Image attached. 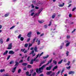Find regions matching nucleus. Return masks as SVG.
Segmentation results:
<instances>
[{
    "label": "nucleus",
    "instance_id": "nucleus-1",
    "mask_svg": "<svg viewBox=\"0 0 76 76\" xmlns=\"http://www.w3.org/2000/svg\"><path fill=\"white\" fill-rule=\"evenodd\" d=\"M45 66H46V65H44L41 67L39 68V69L37 68L36 69V72L38 73H39H39L42 72V70H44V68L45 67Z\"/></svg>",
    "mask_w": 76,
    "mask_h": 76
},
{
    "label": "nucleus",
    "instance_id": "nucleus-2",
    "mask_svg": "<svg viewBox=\"0 0 76 76\" xmlns=\"http://www.w3.org/2000/svg\"><path fill=\"white\" fill-rule=\"evenodd\" d=\"M39 53L37 54V55L36 57L35 58H34V59H33V61H39V59H37V58H38V56H39Z\"/></svg>",
    "mask_w": 76,
    "mask_h": 76
},
{
    "label": "nucleus",
    "instance_id": "nucleus-3",
    "mask_svg": "<svg viewBox=\"0 0 76 76\" xmlns=\"http://www.w3.org/2000/svg\"><path fill=\"white\" fill-rule=\"evenodd\" d=\"M32 32L31 31H30L28 33L27 35V36L29 38H30L31 36V34H32Z\"/></svg>",
    "mask_w": 76,
    "mask_h": 76
},
{
    "label": "nucleus",
    "instance_id": "nucleus-4",
    "mask_svg": "<svg viewBox=\"0 0 76 76\" xmlns=\"http://www.w3.org/2000/svg\"><path fill=\"white\" fill-rule=\"evenodd\" d=\"M12 44L10 43L8 45L9 48H7V49H12Z\"/></svg>",
    "mask_w": 76,
    "mask_h": 76
},
{
    "label": "nucleus",
    "instance_id": "nucleus-5",
    "mask_svg": "<svg viewBox=\"0 0 76 76\" xmlns=\"http://www.w3.org/2000/svg\"><path fill=\"white\" fill-rule=\"evenodd\" d=\"M9 53L10 54H15V52L12 50H11L9 51Z\"/></svg>",
    "mask_w": 76,
    "mask_h": 76
},
{
    "label": "nucleus",
    "instance_id": "nucleus-6",
    "mask_svg": "<svg viewBox=\"0 0 76 76\" xmlns=\"http://www.w3.org/2000/svg\"><path fill=\"white\" fill-rule=\"evenodd\" d=\"M52 67V66H50L49 67H47L46 68V70H50Z\"/></svg>",
    "mask_w": 76,
    "mask_h": 76
},
{
    "label": "nucleus",
    "instance_id": "nucleus-7",
    "mask_svg": "<svg viewBox=\"0 0 76 76\" xmlns=\"http://www.w3.org/2000/svg\"><path fill=\"white\" fill-rule=\"evenodd\" d=\"M75 73V72L74 71H70L69 72V75H73Z\"/></svg>",
    "mask_w": 76,
    "mask_h": 76
},
{
    "label": "nucleus",
    "instance_id": "nucleus-8",
    "mask_svg": "<svg viewBox=\"0 0 76 76\" xmlns=\"http://www.w3.org/2000/svg\"><path fill=\"white\" fill-rule=\"evenodd\" d=\"M40 13H41V12H38V13H37L35 14L34 15V17H35V16H36V15L37 16H39V14H40Z\"/></svg>",
    "mask_w": 76,
    "mask_h": 76
},
{
    "label": "nucleus",
    "instance_id": "nucleus-9",
    "mask_svg": "<svg viewBox=\"0 0 76 76\" xmlns=\"http://www.w3.org/2000/svg\"><path fill=\"white\" fill-rule=\"evenodd\" d=\"M52 61V59H51L50 61H49L48 63L45 65H46V66L47 65H48V64H49V63H51Z\"/></svg>",
    "mask_w": 76,
    "mask_h": 76
},
{
    "label": "nucleus",
    "instance_id": "nucleus-10",
    "mask_svg": "<svg viewBox=\"0 0 76 76\" xmlns=\"http://www.w3.org/2000/svg\"><path fill=\"white\" fill-rule=\"evenodd\" d=\"M16 67H14L13 69L12 70V72L13 73H14L15 72V70H16Z\"/></svg>",
    "mask_w": 76,
    "mask_h": 76
},
{
    "label": "nucleus",
    "instance_id": "nucleus-11",
    "mask_svg": "<svg viewBox=\"0 0 76 76\" xmlns=\"http://www.w3.org/2000/svg\"><path fill=\"white\" fill-rule=\"evenodd\" d=\"M34 50L35 52H38V50L37 47H35L34 48Z\"/></svg>",
    "mask_w": 76,
    "mask_h": 76
},
{
    "label": "nucleus",
    "instance_id": "nucleus-12",
    "mask_svg": "<svg viewBox=\"0 0 76 76\" xmlns=\"http://www.w3.org/2000/svg\"><path fill=\"white\" fill-rule=\"evenodd\" d=\"M51 73H52V71L48 72H47L46 74L47 75H50Z\"/></svg>",
    "mask_w": 76,
    "mask_h": 76
},
{
    "label": "nucleus",
    "instance_id": "nucleus-13",
    "mask_svg": "<svg viewBox=\"0 0 76 76\" xmlns=\"http://www.w3.org/2000/svg\"><path fill=\"white\" fill-rule=\"evenodd\" d=\"M58 68V66H55L53 69V71H54L55 69H57Z\"/></svg>",
    "mask_w": 76,
    "mask_h": 76
},
{
    "label": "nucleus",
    "instance_id": "nucleus-14",
    "mask_svg": "<svg viewBox=\"0 0 76 76\" xmlns=\"http://www.w3.org/2000/svg\"><path fill=\"white\" fill-rule=\"evenodd\" d=\"M37 42H38V45H39L40 44V41L38 40V39H37Z\"/></svg>",
    "mask_w": 76,
    "mask_h": 76
},
{
    "label": "nucleus",
    "instance_id": "nucleus-15",
    "mask_svg": "<svg viewBox=\"0 0 76 76\" xmlns=\"http://www.w3.org/2000/svg\"><path fill=\"white\" fill-rule=\"evenodd\" d=\"M43 54H44L43 52H42L40 54H39V58H40V57H41V56H42V55Z\"/></svg>",
    "mask_w": 76,
    "mask_h": 76
},
{
    "label": "nucleus",
    "instance_id": "nucleus-16",
    "mask_svg": "<svg viewBox=\"0 0 76 76\" xmlns=\"http://www.w3.org/2000/svg\"><path fill=\"white\" fill-rule=\"evenodd\" d=\"M38 22H39V23H42L44 22V21L43 20H42V21L38 20Z\"/></svg>",
    "mask_w": 76,
    "mask_h": 76
},
{
    "label": "nucleus",
    "instance_id": "nucleus-17",
    "mask_svg": "<svg viewBox=\"0 0 76 76\" xmlns=\"http://www.w3.org/2000/svg\"><path fill=\"white\" fill-rule=\"evenodd\" d=\"M64 3H63V5L62 4H59V7H63V6H64Z\"/></svg>",
    "mask_w": 76,
    "mask_h": 76
},
{
    "label": "nucleus",
    "instance_id": "nucleus-18",
    "mask_svg": "<svg viewBox=\"0 0 76 76\" xmlns=\"http://www.w3.org/2000/svg\"><path fill=\"white\" fill-rule=\"evenodd\" d=\"M63 59L61 60V61H59L58 62V64H61V63H62V62L63 61Z\"/></svg>",
    "mask_w": 76,
    "mask_h": 76
},
{
    "label": "nucleus",
    "instance_id": "nucleus-19",
    "mask_svg": "<svg viewBox=\"0 0 76 76\" xmlns=\"http://www.w3.org/2000/svg\"><path fill=\"white\" fill-rule=\"evenodd\" d=\"M16 64H15V66H18V64H19V63L17 62V61H15Z\"/></svg>",
    "mask_w": 76,
    "mask_h": 76
},
{
    "label": "nucleus",
    "instance_id": "nucleus-20",
    "mask_svg": "<svg viewBox=\"0 0 76 76\" xmlns=\"http://www.w3.org/2000/svg\"><path fill=\"white\" fill-rule=\"evenodd\" d=\"M22 64L23 66H27V65H28V64L26 63H23Z\"/></svg>",
    "mask_w": 76,
    "mask_h": 76
},
{
    "label": "nucleus",
    "instance_id": "nucleus-21",
    "mask_svg": "<svg viewBox=\"0 0 76 76\" xmlns=\"http://www.w3.org/2000/svg\"><path fill=\"white\" fill-rule=\"evenodd\" d=\"M34 54V50H33L31 51V53H30L29 55H31V54Z\"/></svg>",
    "mask_w": 76,
    "mask_h": 76
},
{
    "label": "nucleus",
    "instance_id": "nucleus-22",
    "mask_svg": "<svg viewBox=\"0 0 76 76\" xmlns=\"http://www.w3.org/2000/svg\"><path fill=\"white\" fill-rule=\"evenodd\" d=\"M7 53H8V51L7 50L3 53V55H6V54H7Z\"/></svg>",
    "mask_w": 76,
    "mask_h": 76
},
{
    "label": "nucleus",
    "instance_id": "nucleus-23",
    "mask_svg": "<svg viewBox=\"0 0 76 76\" xmlns=\"http://www.w3.org/2000/svg\"><path fill=\"white\" fill-rule=\"evenodd\" d=\"M5 70H4V69H1L0 71V72L1 73H2V72H5Z\"/></svg>",
    "mask_w": 76,
    "mask_h": 76
},
{
    "label": "nucleus",
    "instance_id": "nucleus-24",
    "mask_svg": "<svg viewBox=\"0 0 76 76\" xmlns=\"http://www.w3.org/2000/svg\"><path fill=\"white\" fill-rule=\"evenodd\" d=\"M69 44H70V42L67 43L66 45V47H68L69 45Z\"/></svg>",
    "mask_w": 76,
    "mask_h": 76
},
{
    "label": "nucleus",
    "instance_id": "nucleus-25",
    "mask_svg": "<svg viewBox=\"0 0 76 76\" xmlns=\"http://www.w3.org/2000/svg\"><path fill=\"white\" fill-rule=\"evenodd\" d=\"M34 59H32L31 61V62H30V64H32L34 63Z\"/></svg>",
    "mask_w": 76,
    "mask_h": 76
},
{
    "label": "nucleus",
    "instance_id": "nucleus-26",
    "mask_svg": "<svg viewBox=\"0 0 76 76\" xmlns=\"http://www.w3.org/2000/svg\"><path fill=\"white\" fill-rule=\"evenodd\" d=\"M0 42L1 44H3V40L2 39H0Z\"/></svg>",
    "mask_w": 76,
    "mask_h": 76
},
{
    "label": "nucleus",
    "instance_id": "nucleus-27",
    "mask_svg": "<svg viewBox=\"0 0 76 76\" xmlns=\"http://www.w3.org/2000/svg\"><path fill=\"white\" fill-rule=\"evenodd\" d=\"M29 72L28 71H27L26 73V76H28V75H29Z\"/></svg>",
    "mask_w": 76,
    "mask_h": 76
},
{
    "label": "nucleus",
    "instance_id": "nucleus-28",
    "mask_svg": "<svg viewBox=\"0 0 76 76\" xmlns=\"http://www.w3.org/2000/svg\"><path fill=\"white\" fill-rule=\"evenodd\" d=\"M28 44L26 43V44H25V45H24V47H25L26 48V47H28Z\"/></svg>",
    "mask_w": 76,
    "mask_h": 76
},
{
    "label": "nucleus",
    "instance_id": "nucleus-29",
    "mask_svg": "<svg viewBox=\"0 0 76 76\" xmlns=\"http://www.w3.org/2000/svg\"><path fill=\"white\" fill-rule=\"evenodd\" d=\"M60 72H61L60 70L58 71V72H57V73L56 74V75H58L59 74V73H60Z\"/></svg>",
    "mask_w": 76,
    "mask_h": 76
},
{
    "label": "nucleus",
    "instance_id": "nucleus-30",
    "mask_svg": "<svg viewBox=\"0 0 76 76\" xmlns=\"http://www.w3.org/2000/svg\"><path fill=\"white\" fill-rule=\"evenodd\" d=\"M70 67H71V66H69L66 67V68L67 69L69 70V69H70Z\"/></svg>",
    "mask_w": 76,
    "mask_h": 76
},
{
    "label": "nucleus",
    "instance_id": "nucleus-31",
    "mask_svg": "<svg viewBox=\"0 0 76 76\" xmlns=\"http://www.w3.org/2000/svg\"><path fill=\"white\" fill-rule=\"evenodd\" d=\"M24 39V38H23V37H21L20 38V40L21 41H23Z\"/></svg>",
    "mask_w": 76,
    "mask_h": 76
},
{
    "label": "nucleus",
    "instance_id": "nucleus-32",
    "mask_svg": "<svg viewBox=\"0 0 76 76\" xmlns=\"http://www.w3.org/2000/svg\"><path fill=\"white\" fill-rule=\"evenodd\" d=\"M14 63V61H12L10 62V64H13Z\"/></svg>",
    "mask_w": 76,
    "mask_h": 76
},
{
    "label": "nucleus",
    "instance_id": "nucleus-33",
    "mask_svg": "<svg viewBox=\"0 0 76 76\" xmlns=\"http://www.w3.org/2000/svg\"><path fill=\"white\" fill-rule=\"evenodd\" d=\"M48 57H49V56H48V55H47V56L44 57H43V58H44V59H45V58H48Z\"/></svg>",
    "mask_w": 76,
    "mask_h": 76
},
{
    "label": "nucleus",
    "instance_id": "nucleus-34",
    "mask_svg": "<svg viewBox=\"0 0 76 76\" xmlns=\"http://www.w3.org/2000/svg\"><path fill=\"white\" fill-rule=\"evenodd\" d=\"M53 63H54L55 64H57V61H53Z\"/></svg>",
    "mask_w": 76,
    "mask_h": 76
},
{
    "label": "nucleus",
    "instance_id": "nucleus-35",
    "mask_svg": "<svg viewBox=\"0 0 76 76\" xmlns=\"http://www.w3.org/2000/svg\"><path fill=\"white\" fill-rule=\"evenodd\" d=\"M30 61V56H28L27 58V61Z\"/></svg>",
    "mask_w": 76,
    "mask_h": 76
},
{
    "label": "nucleus",
    "instance_id": "nucleus-36",
    "mask_svg": "<svg viewBox=\"0 0 76 76\" xmlns=\"http://www.w3.org/2000/svg\"><path fill=\"white\" fill-rule=\"evenodd\" d=\"M15 26H12V27H11L10 28V29H13V28H15Z\"/></svg>",
    "mask_w": 76,
    "mask_h": 76
},
{
    "label": "nucleus",
    "instance_id": "nucleus-37",
    "mask_svg": "<svg viewBox=\"0 0 76 76\" xmlns=\"http://www.w3.org/2000/svg\"><path fill=\"white\" fill-rule=\"evenodd\" d=\"M34 71V69H31L30 70V73H32V72H33V71Z\"/></svg>",
    "mask_w": 76,
    "mask_h": 76
},
{
    "label": "nucleus",
    "instance_id": "nucleus-38",
    "mask_svg": "<svg viewBox=\"0 0 76 76\" xmlns=\"http://www.w3.org/2000/svg\"><path fill=\"white\" fill-rule=\"evenodd\" d=\"M10 39V38H8L7 39V40H6V42H8V41H9Z\"/></svg>",
    "mask_w": 76,
    "mask_h": 76
},
{
    "label": "nucleus",
    "instance_id": "nucleus-39",
    "mask_svg": "<svg viewBox=\"0 0 76 76\" xmlns=\"http://www.w3.org/2000/svg\"><path fill=\"white\" fill-rule=\"evenodd\" d=\"M64 69H63L62 70L61 72V75H62V74H63V72H64Z\"/></svg>",
    "mask_w": 76,
    "mask_h": 76
},
{
    "label": "nucleus",
    "instance_id": "nucleus-40",
    "mask_svg": "<svg viewBox=\"0 0 76 76\" xmlns=\"http://www.w3.org/2000/svg\"><path fill=\"white\" fill-rule=\"evenodd\" d=\"M30 39H30V38H29L27 40V42H29L30 41Z\"/></svg>",
    "mask_w": 76,
    "mask_h": 76
},
{
    "label": "nucleus",
    "instance_id": "nucleus-41",
    "mask_svg": "<svg viewBox=\"0 0 76 76\" xmlns=\"http://www.w3.org/2000/svg\"><path fill=\"white\" fill-rule=\"evenodd\" d=\"M37 35H39V34H41V33L39 32V31H37Z\"/></svg>",
    "mask_w": 76,
    "mask_h": 76
},
{
    "label": "nucleus",
    "instance_id": "nucleus-42",
    "mask_svg": "<svg viewBox=\"0 0 76 76\" xmlns=\"http://www.w3.org/2000/svg\"><path fill=\"white\" fill-rule=\"evenodd\" d=\"M69 52H66V56H69Z\"/></svg>",
    "mask_w": 76,
    "mask_h": 76
},
{
    "label": "nucleus",
    "instance_id": "nucleus-43",
    "mask_svg": "<svg viewBox=\"0 0 76 76\" xmlns=\"http://www.w3.org/2000/svg\"><path fill=\"white\" fill-rule=\"evenodd\" d=\"M20 72H21V69H20L18 70V73H19Z\"/></svg>",
    "mask_w": 76,
    "mask_h": 76
},
{
    "label": "nucleus",
    "instance_id": "nucleus-44",
    "mask_svg": "<svg viewBox=\"0 0 76 76\" xmlns=\"http://www.w3.org/2000/svg\"><path fill=\"white\" fill-rule=\"evenodd\" d=\"M9 16V14H7L5 15V17H7V16Z\"/></svg>",
    "mask_w": 76,
    "mask_h": 76
},
{
    "label": "nucleus",
    "instance_id": "nucleus-45",
    "mask_svg": "<svg viewBox=\"0 0 76 76\" xmlns=\"http://www.w3.org/2000/svg\"><path fill=\"white\" fill-rule=\"evenodd\" d=\"M28 68H31V66L30 65H28Z\"/></svg>",
    "mask_w": 76,
    "mask_h": 76
},
{
    "label": "nucleus",
    "instance_id": "nucleus-46",
    "mask_svg": "<svg viewBox=\"0 0 76 76\" xmlns=\"http://www.w3.org/2000/svg\"><path fill=\"white\" fill-rule=\"evenodd\" d=\"M34 14H35V13L34 12H32L31 14V16H33V15H34Z\"/></svg>",
    "mask_w": 76,
    "mask_h": 76
},
{
    "label": "nucleus",
    "instance_id": "nucleus-47",
    "mask_svg": "<svg viewBox=\"0 0 76 76\" xmlns=\"http://www.w3.org/2000/svg\"><path fill=\"white\" fill-rule=\"evenodd\" d=\"M20 37H21V34H20L18 37V38L19 39Z\"/></svg>",
    "mask_w": 76,
    "mask_h": 76
},
{
    "label": "nucleus",
    "instance_id": "nucleus-48",
    "mask_svg": "<svg viewBox=\"0 0 76 76\" xmlns=\"http://www.w3.org/2000/svg\"><path fill=\"white\" fill-rule=\"evenodd\" d=\"M35 39H36V38H34L33 39V42H32V44H33V43H34V42H35Z\"/></svg>",
    "mask_w": 76,
    "mask_h": 76
},
{
    "label": "nucleus",
    "instance_id": "nucleus-49",
    "mask_svg": "<svg viewBox=\"0 0 76 76\" xmlns=\"http://www.w3.org/2000/svg\"><path fill=\"white\" fill-rule=\"evenodd\" d=\"M10 57V56L9 55L8 56V57L7 58V60H9V58Z\"/></svg>",
    "mask_w": 76,
    "mask_h": 76
},
{
    "label": "nucleus",
    "instance_id": "nucleus-50",
    "mask_svg": "<svg viewBox=\"0 0 76 76\" xmlns=\"http://www.w3.org/2000/svg\"><path fill=\"white\" fill-rule=\"evenodd\" d=\"M36 54L35 53H34L33 54H32V57H34V56H35Z\"/></svg>",
    "mask_w": 76,
    "mask_h": 76
},
{
    "label": "nucleus",
    "instance_id": "nucleus-51",
    "mask_svg": "<svg viewBox=\"0 0 76 76\" xmlns=\"http://www.w3.org/2000/svg\"><path fill=\"white\" fill-rule=\"evenodd\" d=\"M37 75V73H36V72H35L33 74V76H35V75Z\"/></svg>",
    "mask_w": 76,
    "mask_h": 76
},
{
    "label": "nucleus",
    "instance_id": "nucleus-52",
    "mask_svg": "<svg viewBox=\"0 0 76 76\" xmlns=\"http://www.w3.org/2000/svg\"><path fill=\"white\" fill-rule=\"evenodd\" d=\"M70 61H69L68 63L67 64V66H69V64H70Z\"/></svg>",
    "mask_w": 76,
    "mask_h": 76
},
{
    "label": "nucleus",
    "instance_id": "nucleus-53",
    "mask_svg": "<svg viewBox=\"0 0 76 76\" xmlns=\"http://www.w3.org/2000/svg\"><path fill=\"white\" fill-rule=\"evenodd\" d=\"M31 7H32V9L34 8V7H35V6H34L33 5H31Z\"/></svg>",
    "mask_w": 76,
    "mask_h": 76
},
{
    "label": "nucleus",
    "instance_id": "nucleus-54",
    "mask_svg": "<svg viewBox=\"0 0 76 76\" xmlns=\"http://www.w3.org/2000/svg\"><path fill=\"white\" fill-rule=\"evenodd\" d=\"M25 50V49H21V51L23 52Z\"/></svg>",
    "mask_w": 76,
    "mask_h": 76
},
{
    "label": "nucleus",
    "instance_id": "nucleus-55",
    "mask_svg": "<svg viewBox=\"0 0 76 76\" xmlns=\"http://www.w3.org/2000/svg\"><path fill=\"white\" fill-rule=\"evenodd\" d=\"M76 8H74L72 9V11H74L75 10H76Z\"/></svg>",
    "mask_w": 76,
    "mask_h": 76
},
{
    "label": "nucleus",
    "instance_id": "nucleus-56",
    "mask_svg": "<svg viewBox=\"0 0 76 76\" xmlns=\"http://www.w3.org/2000/svg\"><path fill=\"white\" fill-rule=\"evenodd\" d=\"M54 18H55V15H53L52 16V18H53V19H54Z\"/></svg>",
    "mask_w": 76,
    "mask_h": 76
},
{
    "label": "nucleus",
    "instance_id": "nucleus-57",
    "mask_svg": "<svg viewBox=\"0 0 76 76\" xmlns=\"http://www.w3.org/2000/svg\"><path fill=\"white\" fill-rule=\"evenodd\" d=\"M32 44H29V47H31V46H32Z\"/></svg>",
    "mask_w": 76,
    "mask_h": 76
},
{
    "label": "nucleus",
    "instance_id": "nucleus-58",
    "mask_svg": "<svg viewBox=\"0 0 76 76\" xmlns=\"http://www.w3.org/2000/svg\"><path fill=\"white\" fill-rule=\"evenodd\" d=\"M52 75V76H54V75H55V73L54 72H53L52 73V75Z\"/></svg>",
    "mask_w": 76,
    "mask_h": 76
},
{
    "label": "nucleus",
    "instance_id": "nucleus-59",
    "mask_svg": "<svg viewBox=\"0 0 76 76\" xmlns=\"http://www.w3.org/2000/svg\"><path fill=\"white\" fill-rule=\"evenodd\" d=\"M35 9H39V8H38V7H35Z\"/></svg>",
    "mask_w": 76,
    "mask_h": 76
},
{
    "label": "nucleus",
    "instance_id": "nucleus-60",
    "mask_svg": "<svg viewBox=\"0 0 76 76\" xmlns=\"http://www.w3.org/2000/svg\"><path fill=\"white\" fill-rule=\"evenodd\" d=\"M27 52H28V50H25L24 52V53H27Z\"/></svg>",
    "mask_w": 76,
    "mask_h": 76
},
{
    "label": "nucleus",
    "instance_id": "nucleus-61",
    "mask_svg": "<svg viewBox=\"0 0 76 76\" xmlns=\"http://www.w3.org/2000/svg\"><path fill=\"white\" fill-rule=\"evenodd\" d=\"M43 35H44V34H42L40 35V37H42Z\"/></svg>",
    "mask_w": 76,
    "mask_h": 76
},
{
    "label": "nucleus",
    "instance_id": "nucleus-62",
    "mask_svg": "<svg viewBox=\"0 0 76 76\" xmlns=\"http://www.w3.org/2000/svg\"><path fill=\"white\" fill-rule=\"evenodd\" d=\"M23 62V60H21L19 62V63H22Z\"/></svg>",
    "mask_w": 76,
    "mask_h": 76
},
{
    "label": "nucleus",
    "instance_id": "nucleus-63",
    "mask_svg": "<svg viewBox=\"0 0 76 76\" xmlns=\"http://www.w3.org/2000/svg\"><path fill=\"white\" fill-rule=\"evenodd\" d=\"M67 38H70V36H67Z\"/></svg>",
    "mask_w": 76,
    "mask_h": 76
},
{
    "label": "nucleus",
    "instance_id": "nucleus-64",
    "mask_svg": "<svg viewBox=\"0 0 76 76\" xmlns=\"http://www.w3.org/2000/svg\"><path fill=\"white\" fill-rule=\"evenodd\" d=\"M39 76H44L43 74H41Z\"/></svg>",
    "mask_w": 76,
    "mask_h": 76
}]
</instances>
